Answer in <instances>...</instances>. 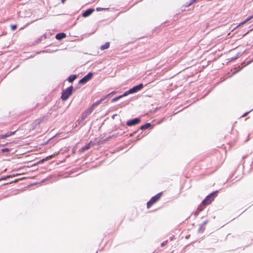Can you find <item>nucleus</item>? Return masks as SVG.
<instances>
[{"label": "nucleus", "mask_w": 253, "mask_h": 253, "mask_svg": "<svg viewBox=\"0 0 253 253\" xmlns=\"http://www.w3.org/2000/svg\"><path fill=\"white\" fill-rule=\"evenodd\" d=\"M217 195V191H214L209 194L208 196L206 197V198L204 200L202 204L203 206H207L210 204L212 201H213Z\"/></svg>", "instance_id": "nucleus-1"}, {"label": "nucleus", "mask_w": 253, "mask_h": 253, "mask_svg": "<svg viewBox=\"0 0 253 253\" xmlns=\"http://www.w3.org/2000/svg\"><path fill=\"white\" fill-rule=\"evenodd\" d=\"M143 87L142 84H140L137 85L133 86L132 88L129 89L128 90L126 91L124 94L123 96H126L129 94H132L135 93L140 90H141Z\"/></svg>", "instance_id": "nucleus-2"}, {"label": "nucleus", "mask_w": 253, "mask_h": 253, "mask_svg": "<svg viewBox=\"0 0 253 253\" xmlns=\"http://www.w3.org/2000/svg\"><path fill=\"white\" fill-rule=\"evenodd\" d=\"M73 90L72 86L67 87L66 89L63 90L62 92L61 98L63 100H66L71 95Z\"/></svg>", "instance_id": "nucleus-3"}, {"label": "nucleus", "mask_w": 253, "mask_h": 253, "mask_svg": "<svg viewBox=\"0 0 253 253\" xmlns=\"http://www.w3.org/2000/svg\"><path fill=\"white\" fill-rule=\"evenodd\" d=\"M161 193H159L152 197L151 199L148 201L147 203V208H150L154 204H155L157 201H158L161 198Z\"/></svg>", "instance_id": "nucleus-4"}, {"label": "nucleus", "mask_w": 253, "mask_h": 253, "mask_svg": "<svg viewBox=\"0 0 253 253\" xmlns=\"http://www.w3.org/2000/svg\"><path fill=\"white\" fill-rule=\"evenodd\" d=\"M93 76V74L92 73H89L86 75H85L84 77H83L82 79H81L79 81V83L81 84H84L90 80Z\"/></svg>", "instance_id": "nucleus-5"}, {"label": "nucleus", "mask_w": 253, "mask_h": 253, "mask_svg": "<svg viewBox=\"0 0 253 253\" xmlns=\"http://www.w3.org/2000/svg\"><path fill=\"white\" fill-rule=\"evenodd\" d=\"M93 110L92 108L90 107L88 109L83 112L81 115L82 121L84 120L88 115H89Z\"/></svg>", "instance_id": "nucleus-6"}, {"label": "nucleus", "mask_w": 253, "mask_h": 253, "mask_svg": "<svg viewBox=\"0 0 253 253\" xmlns=\"http://www.w3.org/2000/svg\"><path fill=\"white\" fill-rule=\"evenodd\" d=\"M140 122V119L136 118L131 120L127 121L126 125L128 126H132L138 124Z\"/></svg>", "instance_id": "nucleus-7"}, {"label": "nucleus", "mask_w": 253, "mask_h": 253, "mask_svg": "<svg viewBox=\"0 0 253 253\" xmlns=\"http://www.w3.org/2000/svg\"><path fill=\"white\" fill-rule=\"evenodd\" d=\"M93 11H94V9L90 8L87 9L83 13L82 16L84 17H86L89 16L93 12Z\"/></svg>", "instance_id": "nucleus-8"}, {"label": "nucleus", "mask_w": 253, "mask_h": 253, "mask_svg": "<svg viewBox=\"0 0 253 253\" xmlns=\"http://www.w3.org/2000/svg\"><path fill=\"white\" fill-rule=\"evenodd\" d=\"M66 37V34L64 33H60L56 34L55 38L58 40H61Z\"/></svg>", "instance_id": "nucleus-9"}, {"label": "nucleus", "mask_w": 253, "mask_h": 253, "mask_svg": "<svg viewBox=\"0 0 253 253\" xmlns=\"http://www.w3.org/2000/svg\"><path fill=\"white\" fill-rule=\"evenodd\" d=\"M204 207H203V205L202 204H201L200 206H199L198 207L197 211L195 212V215L196 216L198 215V214L199 213V212L200 211H201L204 209Z\"/></svg>", "instance_id": "nucleus-10"}, {"label": "nucleus", "mask_w": 253, "mask_h": 253, "mask_svg": "<svg viewBox=\"0 0 253 253\" xmlns=\"http://www.w3.org/2000/svg\"><path fill=\"white\" fill-rule=\"evenodd\" d=\"M14 133H15V131L7 132L3 135H2L1 136V138L2 139L5 138L6 137H9V136L13 135V134H14Z\"/></svg>", "instance_id": "nucleus-11"}, {"label": "nucleus", "mask_w": 253, "mask_h": 253, "mask_svg": "<svg viewBox=\"0 0 253 253\" xmlns=\"http://www.w3.org/2000/svg\"><path fill=\"white\" fill-rule=\"evenodd\" d=\"M109 45H110V42H107L104 45H101L100 46V48L101 50H104V49H107L108 48H109Z\"/></svg>", "instance_id": "nucleus-12"}, {"label": "nucleus", "mask_w": 253, "mask_h": 253, "mask_svg": "<svg viewBox=\"0 0 253 253\" xmlns=\"http://www.w3.org/2000/svg\"><path fill=\"white\" fill-rule=\"evenodd\" d=\"M77 78V76L75 75H71L68 77V81L70 83L73 82Z\"/></svg>", "instance_id": "nucleus-13"}, {"label": "nucleus", "mask_w": 253, "mask_h": 253, "mask_svg": "<svg viewBox=\"0 0 253 253\" xmlns=\"http://www.w3.org/2000/svg\"><path fill=\"white\" fill-rule=\"evenodd\" d=\"M151 126V124L150 123H146L145 124V125L142 126L141 127H140V129L141 130H145L148 128H149Z\"/></svg>", "instance_id": "nucleus-14"}, {"label": "nucleus", "mask_w": 253, "mask_h": 253, "mask_svg": "<svg viewBox=\"0 0 253 253\" xmlns=\"http://www.w3.org/2000/svg\"><path fill=\"white\" fill-rule=\"evenodd\" d=\"M102 100H100L99 101H97L96 102H95V103H94L90 107L91 108H92V109L94 110V108L97 106V105H98L101 102Z\"/></svg>", "instance_id": "nucleus-15"}, {"label": "nucleus", "mask_w": 253, "mask_h": 253, "mask_svg": "<svg viewBox=\"0 0 253 253\" xmlns=\"http://www.w3.org/2000/svg\"><path fill=\"white\" fill-rule=\"evenodd\" d=\"M124 96H123V94L121 95H120L118 97H115L114 98H113L112 100V102H114L116 101H117L118 100H119V99H120L121 98L124 97Z\"/></svg>", "instance_id": "nucleus-16"}, {"label": "nucleus", "mask_w": 253, "mask_h": 253, "mask_svg": "<svg viewBox=\"0 0 253 253\" xmlns=\"http://www.w3.org/2000/svg\"><path fill=\"white\" fill-rule=\"evenodd\" d=\"M90 143H89L87 144L85 146L83 147L82 149L84 151L88 150L90 148Z\"/></svg>", "instance_id": "nucleus-17"}, {"label": "nucleus", "mask_w": 253, "mask_h": 253, "mask_svg": "<svg viewBox=\"0 0 253 253\" xmlns=\"http://www.w3.org/2000/svg\"><path fill=\"white\" fill-rule=\"evenodd\" d=\"M17 26L16 25H11V29L12 31H14L16 29Z\"/></svg>", "instance_id": "nucleus-18"}, {"label": "nucleus", "mask_w": 253, "mask_h": 253, "mask_svg": "<svg viewBox=\"0 0 253 253\" xmlns=\"http://www.w3.org/2000/svg\"><path fill=\"white\" fill-rule=\"evenodd\" d=\"M197 0H191L190 2L186 5L187 6H189L191 5L193 3L195 2Z\"/></svg>", "instance_id": "nucleus-19"}, {"label": "nucleus", "mask_w": 253, "mask_h": 253, "mask_svg": "<svg viewBox=\"0 0 253 253\" xmlns=\"http://www.w3.org/2000/svg\"><path fill=\"white\" fill-rule=\"evenodd\" d=\"M248 21H246V19L245 20H244L243 22H242V23H241L239 25V26H241V25H243L244 24H245V23H246Z\"/></svg>", "instance_id": "nucleus-20"}, {"label": "nucleus", "mask_w": 253, "mask_h": 253, "mask_svg": "<svg viewBox=\"0 0 253 253\" xmlns=\"http://www.w3.org/2000/svg\"><path fill=\"white\" fill-rule=\"evenodd\" d=\"M103 9H104V8H101V7H97L96 9V11H100Z\"/></svg>", "instance_id": "nucleus-21"}, {"label": "nucleus", "mask_w": 253, "mask_h": 253, "mask_svg": "<svg viewBox=\"0 0 253 253\" xmlns=\"http://www.w3.org/2000/svg\"><path fill=\"white\" fill-rule=\"evenodd\" d=\"M204 230V227H202V225H201L200 227L199 228L198 231L200 232L201 231H203Z\"/></svg>", "instance_id": "nucleus-22"}, {"label": "nucleus", "mask_w": 253, "mask_h": 253, "mask_svg": "<svg viewBox=\"0 0 253 253\" xmlns=\"http://www.w3.org/2000/svg\"><path fill=\"white\" fill-rule=\"evenodd\" d=\"M167 241H164L163 242V243H161V246L162 247H163L165 245H166V244L167 243Z\"/></svg>", "instance_id": "nucleus-23"}, {"label": "nucleus", "mask_w": 253, "mask_h": 253, "mask_svg": "<svg viewBox=\"0 0 253 253\" xmlns=\"http://www.w3.org/2000/svg\"><path fill=\"white\" fill-rule=\"evenodd\" d=\"M253 18V15L246 19V21H249Z\"/></svg>", "instance_id": "nucleus-24"}, {"label": "nucleus", "mask_w": 253, "mask_h": 253, "mask_svg": "<svg viewBox=\"0 0 253 253\" xmlns=\"http://www.w3.org/2000/svg\"><path fill=\"white\" fill-rule=\"evenodd\" d=\"M208 223V221L206 220V221H205L203 224H202V227H204L205 226V225Z\"/></svg>", "instance_id": "nucleus-25"}, {"label": "nucleus", "mask_w": 253, "mask_h": 253, "mask_svg": "<svg viewBox=\"0 0 253 253\" xmlns=\"http://www.w3.org/2000/svg\"><path fill=\"white\" fill-rule=\"evenodd\" d=\"M53 157V155L49 156V157L46 158L47 160H48L49 158H51Z\"/></svg>", "instance_id": "nucleus-26"}, {"label": "nucleus", "mask_w": 253, "mask_h": 253, "mask_svg": "<svg viewBox=\"0 0 253 253\" xmlns=\"http://www.w3.org/2000/svg\"><path fill=\"white\" fill-rule=\"evenodd\" d=\"M140 139V138L139 136H138L137 139L139 140Z\"/></svg>", "instance_id": "nucleus-27"}, {"label": "nucleus", "mask_w": 253, "mask_h": 253, "mask_svg": "<svg viewBox=\"0 0 253 253\" xmlns=\"http://www.w3.org/2000/svg\"><path fill=\"white\" fill-rule=\"evenodd\" d=\"M248 113V112L245 113V114L244 115V116L246 115Z\"/></svg>", "instance_id": "nucleus-28"}, {"label": "nucleus", "mask_w": 253, "mask_h": 253, "mask_svg": "<svg viewBox=\"0 0 253 253\" xmlns=\"http://www.w3.org/2000/svg\"><path fill=\"white\" fill-rule=\"evenodd\" d=\"M44 181H45V180H42V182H44Z\"/></svg>", "instance_id": "nucleus-29"}]
</instances>
